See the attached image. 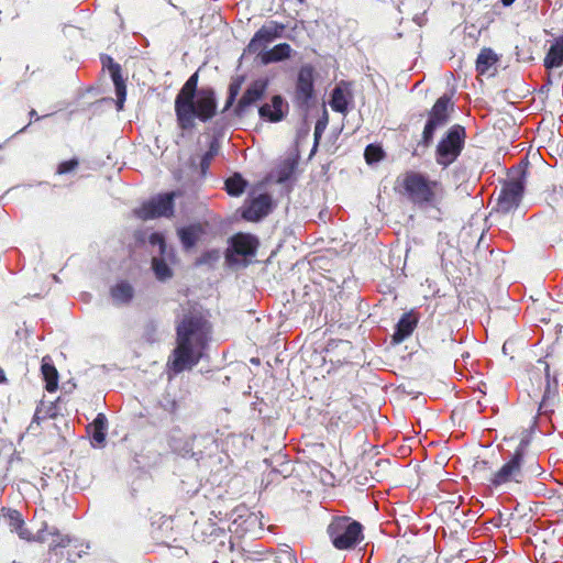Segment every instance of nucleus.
Wrapping results in <instances>:
<instances>
[{
    "label": "nucleus",
    "instance_id": "obj_25",
    "mask_svg": "<svg viewBox=\"0 0 563 563\" xmlns=\"http://www.w3.org/2000/svg\"><path fill=\"white\" fill-rule=\"evenodd\" d=\"M133 288L126 282H120L111 289V296L118 303H128L133 298Z\"/></svg>",
    "mask_w": 563,
    "mask_h": 563
},
{
    "label": "nucleus",
    "instance_id": "obj_38",
    "mask_svg": "<svg viewBox=\"0 0 563 563\" xmlns=\"http://www.w3.org/2000/svg\"><path fill=\"white\" fill-rule=\"evenodd\" d=\"M322 131L321 122H318L314 129V135L318 136Z\"/></svg>",
    "mask_w": 563,
    "mask_h": 563
},
{
    "label": "nucleus",
    "instance_id": "obj_4",
    "mask_svg": "<svg viewBox=\"0 0 563 563\" xmlns=\"http://www.w3.org/2000/svg\"><path fill=\"white\" fill-rule=\"evenodd\" d=\"M328 536L338 550L354 549L363 540V527L350 517H334L328 526Z\"/></svg>",
    "mask_w": 563,
    "mask_h": 563
},
{
    "label": "nucleus",
    "instance_id": "obj_41",
    "mask_svg": "<svg viewBox=\"0 0 563 563\" xmlns=\"http://www.w3.org/2000/svg\"><path fill=\"white\" fill-rule=\"evenodd\" d=\"M31 114H32V117H35V111H34V110H32V111H31Z\"/></svg>",
    "mask_w": 563,
    "mask_h": 563
},
{
    "label": "nucleus",
    "instance_id": "obj_8",
    "mask_svg": "<svg viewBox=\"0 0 563 563\" xmlns=\"http://www.w3.org/2000/svg\"><path fill=\"white\" fill-rule=\"evenodd\" d=\"M450 106L451 100L446 96L440 97L433 104L422 134V141L426 146L432 142L434 132L446 124Z\"/></svg>",
    "mask_w": 563,
    "mask_h": 563
},
{
    "label": "nucleus",
    "instance_id": "obj_28",
    "mask_svg": "<svg viewBox=\"0 0 563 563\" xmlns=\"http://www.w3.org/2000/svg\"><path fill=\"white\" fill-rule=\"evenodd\" d=\"M245 180L238 174L225 180V190L231 196H240L245 189Z\"/></svg>",
    "mask_w": 563,
    "mask_h": 563
},
{
    "label": "nucleus",
    "instance_id": "obj_24",
    "mask_svg": "<svg viewBox=\"0 0 563 563\" xmlns=\"http://www.w3.org/2000/svg\"><path fill=\"white\" fill-rule=\"evenodd\" d=\"M498 57L490 48H483L476 59V70L479 75L487 74L497 63Z\"/></svg>",
    "mask_w": 563,
    "mask_h": 563
},
{
    "label": "nucleus",
    "instance_id": "obj_33",
    "mask_svg": "<svg viewBox=\"0 0 563 563\" xmlns=\"http://www.w3.org/2000/svg\"><path fill=\"white\" fill-rule=\"evenodd\" d=\"M115 88V96L118 98V109L121 110L123 108V102L125 100V96H126V88H125V84H118L114 86Z\"/></svg>",
    "mask_w": 563,
    "mask_h": 563
},
{
    "label": "nucleus",
    "instance_id": "obj_21",
    "mask_svg": "<svg viewBox=\"0 0 563 563\" xmlns=\"http://www.w3.org/2000/svg\"><path fill=\"white\" fill-rule=\"evenodd\" d=\"M292 48L287 43H280L261 54V62L265 65L283 62L291 56Z\"/></svg>",
    "mask_w": 563,
    "mask_h": 563
},
{
    "label": "nucleus",
    "instance_id": "obj_13",
    "mask_svg": "<svg viewBox=\"0 0 563 563\" xmlns=\"http://www.w3.org/2000/svg\"><path fill=\"white\" fill-rule=\"evenodd\" d=\"M288 110L289 106L287 101L280 95H275L268 102L260 107L258 115L264 121L277 123L284 120Z\"/></svg>",
    "mask_w": 563,
    "mask_h": 563
},
{
    "label": "nucleus",
    "instance_id": "obj_37",
    "mask_svg": "<svg viewBox=\"0 0 563 563\" xmlns=\"http://www.w3.org/2000/svg\"><path fill=\"white\" fill-rule=\"evenodd\" d=\"M18 533L22 539H30V532L23 527V522H21Z\"/></svg>",
    "mask_w": 563,
    "mask_h": 563
},
{
    "label": "nucleus",
    "instance_id": "obj_5",
    "mask_svg": "<svg viewBox=\"0 0 563 563\" xmlns=\"http://www.w3.org/2000/svg\"><path fill=\"white\" fill-rule=\"evenodd\" d=\"M523 448H518L511 457L492 475L489 479L490 485L495 488H498L522 484L526 479V473L523 470Z\"/></svg>",
    "mask_w": 563,
    "mask_h": 563
},
{
    "label": "nucleus",
    "instance_id": "obj_16",
    "mask_svg": "<svg viewBox=\"0 0 563 563\" xmlns=\"http://www.w3.org/2000/svg\"><path fill=\"white\" fill-rule=\"evenodd\" d=\"M418 320V314L415 311H409L405 313L396 325L393 340L396 343H400L405 339H407L416 329Z\"/></svg>",
    "mask_w": 563,
    "mask_h": 563
},
{
    "label": "nucleus",
    "instance_id": "obj_29",
    "mask_svg": "<svg viewBox=\"0 0 563 563\" xmlns=\"http://www.w3.org/2000/svg\"><path fill=\"white\" fill-rule=\"evenodd\" d=\"M364 156L367 163H376L383 158V151L380 147L369 144L365 148Z\"/></svg>",
    "mask_w": 563,
    "mask_h": 563
},
{
    "label": "nucleus",
    "instance_id": "obj_42",
    "mask_svg": "<svg viewBox=\"0 0 563 563\" xmlns=\"http://www.w3.org/2000/svg\"><path fill=\"white\" fill-rule=\"evenodd\" d=\"M31 114H32V117H35V111H34V110H32V111H31Z\"/></svg>",
    "mask_w": 563,
    "mask_h": 563
},
{
    "label": "nucleus",
    "instance_id": "obj_27",
    "mask_svg": "<svg viewBox=\"0 0 563 563\" xmlns=\"http://www.w3.org/2000/svg\"><path fill=\"white\" fill-rule=\"evenodd\" d=\"M295 170V163L286 159L282 162L274 170L272 176L277 183H285L292 176Z\"/></svg>",
    "mask_w": 563,
    "mask_h": 563
},
{
    "label": "nucleus",
    "instance_id": "obj_15",
    "mask_svg": "<svg viewBox=\"0 0 563 563\" xmlns=\"http://www.w3.org/2000/svg\"><path fill=\"white\" fill-rule=\"evenodd\" d=\"M266 88L267 82L264 80H256L251 84L239 100L238 109L244 111L247 107L257 102L264 96Z\"/></svg>",
    "mask_w": 563,
    "mask_h": 563
},
{
    "label": "nucleus",
    "instance_id": "obj_40",
    "mask_svg": "<svg viewBox=\"0 0 563 563\" xmlns=\"http://www.w3.org/2000/svg\"><path fill=\"white\" fill-rule=\"evenodd\" d=\"M503 4L508 7L515 2V0H501Z\"/></svg>",
    "mask_w": 563,
    "mask_h": 563
},
{
    "label": "nucleus",
    "instance_id": "obj_10",
    "mask_svg": "<svg viewBox=\"0 0 563 563\" xmlns=\"http://www.w3.org/2000/svg\"><path fill=\"white\" fill-rule=\"evenodd\" d=\"M173 210L174 194H162L143 203L134 212L139 218L147 220L159 217H169L173 214Z\"/></svg>",
    "mask_w": 563,
    "mask_h": 563
},
{
    "label": "nucleus",
    "instance_id": "obj_3",
    "mask_svg": "<svg viewBox=\"0 0 563 563\" xmlns=\"http://www.w3.org/2000/svg\"><path fill=\"white\" fill-rule=\"evenodd\" d=\"M395 191L419 208L437 207L444 195L443 185L428 175L408 170L396 179Z\"/></svg>",
    "mask_w": 563,
    "mask_h": 563
},
{
    "label": "nucleus",
    "instance_id": "obj_35",
    "mask_svg": "<svg viewBox=\"0 0 563 563\" xmlns=\"http://www.w3.org/2000/svg\"><path fill=\"white\" fill-rule=\"evenodd\" d=\"M111 77H112V81H113V85H118V84H123L124 80L120 74V67L119 65H113L111 68Z\"/></svg>",
    "mask_w": 563,
    "mask_h": 563
},
{
    "label": "nucleus",
    "instance_id": "obj_22",
    "mask_svg": "<svg viewBox=\"0 0 563 563\" xmlns=\"http://www.w3.org/2000/svg\"><path fill=\"white\" fill-rule=\"evenodd\" d=\"M174 254L167 252L164 255L154 256L152 260V267L157 279L166 280L173 276L172 269L167 262H173Z\"/></svg>",
    "mask_w": 563,
    "mask_h": 563
},
{
    "label": "nucleus",
    "instance_id": "obj_6",
    "mask_svg": "<svg viewBox=\"0 0 563 563\" xmlns=\"http://www.w3.org/2000/svg\"><path fill=\"white\" fill-rule=\"evenodd\" d=\"M465 140V129L461 125L450 128L437 146V163L449 166L460 155Z\"/></svg>",
    "mask_w": 563,
    "mask_h": 563
},
{
    "label": "nucleus",
    "instance_id": "obj_31",
    "mask_svg": "<svg viewBox=\"0 0 563 563\" xmlns=\"http://www.w3.org/2000/svg\"><path fill=\"white\" fill-rule=\"evenodd\" d=\"M150 244L155 247L157 246L159 255H164L168 251L166 250V244L164 236L161 233H152L150 236Z\"/></svg>",
    "mask_w": 563,
    "mask_h": 563
},
{
    "label": "nucleus",
    "instance_id": "obj_11",
    "mask_svg": "<svg viewBox=\"0 0 563 563\" xmlns=\"http://www.w3.org/2000/svg\"><path fill=\"white\" fill-rule=\"evenodd\" d=\"M528 375L534 389L543 391L544 396L556 390L558 380L555 377H551L550 367L545 361L538 360L537 364L529 369Z\"/></svg>",
    "mask_w": 563,
    "mask_h": 563
},
{
    "label": "nucleus",
    "instance_id": "obj_20",
    "mask_svg": "<svg viewBox=\"0 0 563 563\" xmlns=\"http://www.w3.org/2000/svg\"><path fill=\"white\" fill-rule=\"evenodd\" d=\"M352 100V93L347 87H343L342 85H338L331 96L330 106L332 110L345 113L347 111L349 104Z\"/></svg>",
    "mask_w": 563,
    "mask_h": 563
},
{
    "label": "nucleus",
    "instance_id": "obj_34",
    "mask_svg": "<svg viewBox=\"0 0 563 563\" xmlns=\"http://www.w3.org/2000/svg\"><path fill=\"white\" fill-rule=\"evenodd\" d=\"M220 257V253L219 251L217 250H212V251H209L207 253H205L199 260H198V264H209V263H212V262H216L218 261Z\"/></svg>",
    "mask_w": 563,
    "mask_h": 563
},
{
    "label": "nucleus",
    "instance_id": "obj_2",
    "mask_svg": "<svg viewBox=\"0 0 563 563\" xmlns=\"http://www.w3.org/2000/svg\"><path fill=\"white\" fill-rule=\"evenodd\" d=\"M198 74L191 75L175 99V111L183 129L191 126L195 118L206 121L216 113L217 102L212 90H197Z\"/></svg>",
    "mask_w": 563,
    "mask_h": 563
},
{
    "label": "nucleus",
    "instance_id": "obj_7",
    "mask_svg": "<svg viewBox=\"0 0 563 563\" xmlns=\"http://www.w3.org/2000/svg\"><path fill=\"white\" fill-rule=\"evenodd\" d=\"M314 95V68L310 64L302 65L297 74L294 102L299 108H307Z\"/></svg>",
    "mask_w": 563,
    "mask_h": 563
},
{
    "label": "nucleus",
    "instance_id": "obj_36",
    "mask_svg": "<svg viewBox=\"0 0 563 563\" xmlns=\"http://www.w3.org/2000/svg\"><path fill=\"white\" fill-rule=\"evenodd\" d=\"M55 548H65L71 542V538L69 536H62L58 540H54Z\"/></svg>",
    "mask_w": 563,
    "mask_h": 563
},
{
    "label": "nucleus",
    "instance_id": "obj_32",
    "mask_svg": "<svg viewBox=\"0 0 563 563\" xmlns=\"http://www.w3.org/2000/svg\"><path fill=\"white\" fill-rule=\"evenodd\" d=\"M78 166V161L76 158H71L69 161L62 162L57 166V173L58 174H67L73 172Z\"/></svg>",
    "mask_w": 563,
    "mask_h": 563
},
{
    "label": "nucleus",
    "instance_id": "obj_1",
    "mask_svg": "<svg viewBox=\"0 0 563 563\" xmlns=\"http://www.w3.org/2000/svg\"><path fill=\"white\" fill-rule=\"evenodd\" d=\"M210 330L208 320L197 310L179 320L176 327V347L167 362L173 374L190 369L199 363L208 344Z\"/></svg>",
    "mask_w": 563,
    "mask_h": 563
},
{
    "label": "nucleus",
    "instance_id": "obj_30",
    "mask_svg": "<svg viewBox=\"0 0 563 563\" xmlns=\"http://www.w3.org/2000/svg\"><path fill=\"white\" fill-rule=\"evenodd\" d=\"M217 153H218V145L216 143H211L209 150L202 156V159L200 163L202 173H205L209 168L210 163L213 159V157L217 155Z\"/></svg>",
    "mask_w": 563,
    "mask_h": 563
},
{
    "label": "nucleus",
    "instance_id": "obj_23",
    "mask_svg": "<svg viewBox=\"0 0 563 563\" xmlns=\"http://www.w3.org/2000/svg\"><path fill=\"white\" fill-rule=\"evenodd\" d=\"M41 372L45 380V389L48 393L56 391L58 387V373L55 366L53 365L51 357H43Z\"/></svg>",
    "mask_w": 563,
    "mask_h": 563
},
{
    "label": "nucleus",
    "instance_id": "obj_14",
    "mask_svg": "<svg viewBox=\"0 0 563 563\" xmlns=\"http://www.w3.org/2000/svg\"><path fill=\"white\" fill-rule=\"evenodd\" d=\"M272 210V198L267 194H261L251 199L243 208L242 217L247 221H258Z\"/></svg>",
    "mask_w": 563,
    "mask_h": 563
},
{
    "label": "nucleus",
    "instance_id": "obj_39",
    "mask_svg": "<svg viewBox=\"0 0 563 563\" xmlns=\"http://www.w3.org/2000/svg\"><path fill=\"white\" fill-rule=\"evenodd\" d=\"M7 382L5 374L3 369L0 367V384H4Z\"/></svg>",
    "mask_w": 563,
    "mask_h": 563
},
{
    "label": "nucleus",
    "instance_id": "obj_18",
    "mask_svg": "<svg viewBox=\"0 0 563 563\" xmlns=\"http://www.w3.org/2000/svg\"><path fill=\"white\" fill-rule=\"evenodd\" d=\"M207 233V225L197 223L178 231V235L185 249L192 247Z\"/></svg>",
    "mask_w": 563,
    "mask_h": 563
},
{
    "label": "nucleus",
    "instance_id": "obj_17",
    "mask_svg": "<svg viewBox=\"0 0 563 563\" xmlns=\"http://www.w3.org/2000/svg\"><path fill=\"white\" fill-rule=\"evenodd\" d=\"M231 245L238 255L249 256L255 253L258 241L251 234L239 233L231 239Z\"/></svg>",
    "mask_w": 563,
    "mask_h": 563
},
{
    "label": "nucleus",
    "instance_id": "obj_9",
    "mask_svg": "<svg viewBox=\"0 0 563 563\" xmlns=\"http://www.w3.org/2000/svg\"><path fill=\"white\" fill-rule=\"evenodd\" d=\"M285 25L275 21L265 23L252 37L247 45V51L251 54H261L266 47L275 40L283 36Z\"/></svg>",
    "mask_w": 563,
    "mask_h": 563
},
{
    "label": "nucleus",
    "instance_id": "obj_19",
    "mask_svg": "<svg viewBox=\"0 0 563 563\" xmlns=\"http://www.w3.org/2000/svg\"><path fill=\"white\" fill-rule=\"evenodd\" d=\"M543 65L547 69L560 68L563 66V35L553 41L543 59Z\"/></svg>",
    "mask_w": 563,
    "mask_h": 563
},
{
    "label": "nucleus",
    "instance_id": "obj_12",
    "mask_svg": "<svg viewBox=\"0 0 563 563\" xmlns=\"http://www.w3.org/2000/svg\"><path fill=\"white\" fill-rule=\"evenodd\" d=\"M523 184L521 180H511L506 183L497 198V210L509 212L517 208L523 195Z\"/></svg>",
    "mask_w": 563,
    "mask_h": 563
},
{
    "label": "nucleus",
    "instance_id": "obj_26",
    "mask_svg": "<svg viewBox=\"0 0 563 563\" xmlns=\"http://www.w3.org/2000/svg\"><path fill=\"white\" fill-rule=\"evenodd\" d=\"M92 440L97 444H102L106 440L107 418L103 413H99L92 424Z\"/></svg>",
    "mask_w": 563,
    "mask_h": 563
}]
</instances>
